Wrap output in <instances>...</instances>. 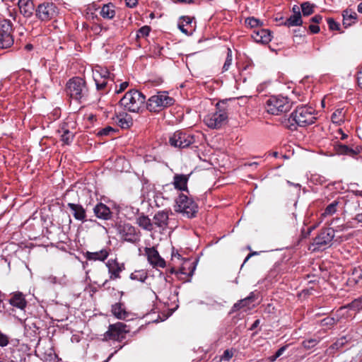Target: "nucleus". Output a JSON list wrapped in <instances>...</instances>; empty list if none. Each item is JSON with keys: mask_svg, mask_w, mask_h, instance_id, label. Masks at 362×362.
<instances>
[{"mask_svg": "<svg viewBox=\"0 0 362 362\" xmlns=\"http://www.w3.org/2000/svg\"><path fill=\"white\" fill-rule=\"evenodd\" d=\"M55 357V355L53 354V351L50 350L49 353L47 355V358H46V360L52 361Z\"/></svg>", "mask_w": 362, "mask_h": 362, "instance_id": "63", "label": "nucleus"}, {"mask_svg": "<svg viewBox=\"0 0 362 362\" xmlns=\"http://www.w3.org/2000/svg\"><path fill=\"white\" fill-rule=\"evenodd\" d=\"M357 11L358 13H362V2L358 5Z\"/></svg>", "mask_w": 362, "mask_h": 362, "instance_id": "64", "label": "nucleus"}, {"mask_svg": "<svg viewBox=\"0 0 362 362\" xmlns=\"http://www.w3.org/2000/svg\"><path fill=\"white\" fill-rule=\"evenodd\" d=\"M174 100L167 92H158L152 95L147 101L146 107L150 112H158L173 104Z\"/></svg>", "mask_w": 362, "mask_h": 362, "instance_id": "7", "label": "nucleus"}, {"mask_svg": "<svg viewBox=\"0 0 362 362\" xmlns=\"http://www.w3.org/2000/svg\"><path fill=\"white\" fill-rule=\"evenodd\" d=\"M178 28L182 33L187 35H191L195 30V25L193 24L192 18L182 16L180 18Z\"/></svg>", "mask_w": 362, "mask_h": 362, "instance_id": "19", "label": "nucleus"}, {"mask_svg": "<svg viewBox=\"0 0 362 362\" xmlns=\"http://www.w3.org/2000/svg\"><path fill=\"white\" fill-rule=\"evenodd\" d=\"M93 76L98 90H110L113 85V78L106 68L96 66L93 71Z\"/></svg>", "mask_w": 362, "mask_h": 362, "instance_id": "4", "label": "nucleus"}, {"mask_svg": "<svg viewBox=\"0 0 362 362\" xmlns=\"http://www.w3.org/2000/svg\"><path fill=\"white\" fill-rule=\"evenodd\" d=\"M136 223L139 227L147 231H151L153 229V223L148 216L141 215L136 218Z\"/></svg>", "mask_w": 362, "mask_h": 362, "instance_id": "33", "label": "nucleus"}, {"mask_svg": "<svg viewBox=\"0 0 362 362\" xmlns=\"http://www.w3.org/2000/svg\"><path fill=\"white\" fill-rule=\"evenodd\" d=\"M115 132V129L110 126H107L99 130L98 132L97 133V135L100 136H109L113 134Z\"/></svg>", "mask_w": 362, "mask_h": 362, "instance_id": "44", "label": "nucleus"}, {"mask_svg": "<svg viewBox=\"0 0 362 362\" xmlns=\"http://www.w3.org/2000/svg\"><path fill=\"white\" fill-rule=\"evenodd\" d=\"M9 342L8 337L0 331V346H6Z\"/></svg>", "mask_w": 362, "mask_h": 362, "instance_id": "50", "label": "nucleus"}, {"mask_svg": "<svg viewBox=\"0 0 362 362\" xmlns=\"http://www.w3.org/2000/svg\"><path fill=\"white\" fill-rule=\"evenodd\" d=\"M194 269L195 266L194 265V262L189 259H186L184 261L180 269L175 273L180 279L184 281H189L190 278L194 274Z\"/></svg>", "mask_w": 362, "mask_h": 362, "instance_id": "16", "label": "nucleus"}, {"mask_svg": "<svg viewBox=\"0 0 362 362\" xmlns=\"http://www.w3.org/2000/svg\"><path fill=\"white\" fill-rule=\"evenodd\" d=\"M245 24L250 28H257L260 25V21L254 18H247L245 19Z\"/></svg>", "mask_w": 362, "mask_h": 362, "instance_id": "47", "label": "nucleus"}, {"mask_svg": "<svg viewBox=\"0 0 362 362\" xmlns=\"http://www.w3.org/2000/svg\"><path fill=\"white\" fill-rule=\"evenodd\" d=\"M337 320H336L334 317H326L322 320V322L324 325H334L337 323Z\"/></svg>", "mask_w": 362, "mask_h": 362, "instance_id": "51", "label": "nucleus"}, {"mask_svg": "<svg viewBox=\"0 0 362 362\" xmlns=\"http://www.w3.org/2000/svg\"><path fill=\"white\" fill-rule=\"evenodd\" d=\"M18 5L21 13L25 18H30L35 11L33 0H18Z\"/></svg>", "mask_w": 362, "mask_h": 362, "instance_id": "22", "label": "nucleus"}, {"mask_svg": "<svg viewBox=\"0 0 362 362\" xmlns=\"http://www.w3.org/2000/svg\"><path fill=\"white\" fill-rule=\"evenodd\" d=\"M67 206L70 209L71 214L76 220L82 222L86 221V211L82 205L74 203H68Z\"/></svg>", "mask_w": 362, "mask_h": 362, "instance_id": "25", "label": "nucleus"}, {"mask_svg": "<svg viewBox=\"0 0 362 362\" xmlns=\"http://www.w3.org/2000/svg\"><path fill=\"white\" fill-rule=\"evenodd\" d=\"M65 91L67 96L78 102L86 98L88 95L86 81L80 77L69 79L66 84Z\"/></svg>", "mask_w": 362, "mask_h": 362, "instance_id": "3", "label": "nucleus"}, {"mask_svg": "<svg viewBox=\"0 0 362 362\" xmlns=\"http://www.w3.org/2000/svg\"><path fill=\"white\" fill-rule=\"evenodd\" d=\"M334 149L336 153L338 155H348L351 156H354L358 153L357 150L349 148L346 145L341 144L338 142L334 145Z\"/></svg>", "mask_w": 362, "mask_h": 362, "instance_id": "29", "label": "nucleus"}, {"mask_svg": "<svg viewBox=\"0 0 362 362\" xmlns=\"http://www.w3.org/2000/svg\"><path fill=\"white\" fill-rule=\"evenodd\" d=\"M232 62H233L232 51L230 48H228L226 59V61H225L224 64L222 68L223 72L227 71L229 70L230 66L232 65Z\"/></svg>", "mask_w": 362, "mask_h": 362, "instance_id": "41", "label": "nucleus"}, {"mask_svg": "<svg viewBox=\"0 0 362 362\" xmlns=\"http://www.w3.org/2000/svg\"><path fill=\"white\" fill-rule=\"evenodd\" d=\"M175 211L187 218L194 217L198 211L197 204L186 194L180 193L175 199Z\"/></svg>", "mask_w": 362, "mask_h": 362, "instance_id": "5", "label": "nucleus"}, {"mask_svg": "<svg viewBox=\"0 0 362 362\" xmlns=\"http://www.w3.org/2000/svg\"><path fill=\"white\" fill-rule=\"evenodd\" d=\"M349 308L350 310H352L356 312H358L362 310V296L354 299L351 303L348 304L344 308H341V310H343L344 308Z\"/></svg>", "mask_w": 362, "mask_h": 362, "instance_id": "38", "label": "nucleus"}, {"mask_svg": "<svg viewBox=\"0 0 362 362\" xmlns=\"http://www.w3.org/2000/svg\"><path fill=\"white\" fill-rule=\"evenodd\" d=\"M95 216L103 220H110L112 218V212L109 207L103 203L97 204L93 208Z\"/></svg>", "mask_w": 362, "mask_h": 362, "instance_id": "26", "label": "nucleus"}, {"mask_svg": "<svg viewBox=\"0 0 362 362\" xmlns=\"http://www.w3.org/2000/svg\"><path fill=\"white\" fill-rule=\"evenodd\" d=\"M9 303L15 308H18L21 312L24 311L27 301L24 295L21 292L14 293L9 299Z\"/></svg>", "mask_w": 362, "mask_h": 362, "instance_id": "27", "label": "nucleus"}, {"mask_svg": "<svg viewBox=\"0 0 362 362\" xmlns=\"http://www.w3.org/2000/svg\"><path fill=\"white\" fill-rule=\"evenodd\" d=\"M327 24L329 28L332 30H339L340 25L333 18H329L327 19Z\"/></svg>", "mask_w": 362, "mask_h": 362, "instance_id": "48", "label": "nucleus"}, {"mask_svg": "<svg viewBox=\"0 0 362 362\" xmlns=\"http://www.w3.org/2000/svg\"><path fill=\"white\" fill-rule=\"evenodd\" d=\"M346 110L344 107L337 108L332 115L331 119L334 124L341 125L345 121Z\"/></svg>", "mask_w": 362, "mask_h": 362, "instance_id": "31", "label": "nucleus"}, {"mask_svg": "<svg viewBox=\"0 0 362 362\" xmlns=\"http://www.w3.org/2000/svg\"><path fill=\"white\" fill-rule=\"evenodd\" d=\"M116 122L120 127L127 129L132 125L133 120L130 115L122 113L117 115Z\"/></svg>", "mask_w": 362, "mask_h": 362, "instance_id": "32", "label": "nucleus"}, {"mask_svg": "<svg viewBox=\"0 0 362 362\" xmlns=\"http://www.w3.org/2000/svg\"><path fill=\"white\" fill-rule=\"evenodd\" d=\"M334 238V231L332 228L322 230L321 232L313 240V251L322 250L330 246L331 243Z\"/></svg>", "mask_w": 362, "mask_h": 362, "instance_id": "13", "label": "nucleus"}, {"mask_svg": "<svg viewBox=\"0 0 362 362\" xmlns=\"http://www.w3.org/2000/svg\"><path fill=\"white\" fill-rule=\"evenodd\" d=\"M117 231L121 240L133 244L140 241L141 233L129 223H119L117 225Z\"/></svg>", "mask_w": 362, "mask_h": 362, "instance_id": "9", "label": "nucleus"}, {"mask_svg": "<svg viewBox=\"0 0 362 362\" xmlns=\"http://www.w3.org/2000/svg\"><path fill=\"white\" fill-rule=\"evenodd\" d=\"M12 23L9 20L0 19V49H8L14 42Z\"/></svg>", "mask_w": 362, "mask_h": 362, "instance_id": "11", "label": "nucleus"}, {"mask_svg": "<svg viewBox=\"0 0 362 362\" xmlns=\"http://www.w3.org/2000/svg\"><path fill=\"white\" fill-rule=\"evenodd\" d=\"M354 220L358 223H362V213L356 214L354 217Z\"/></svg>", "mask_w": 362, "mask_h": 362, "instance_id": "62", "label": "nucleus"}, {"mask_svg": "<svg viewBox=\"0 0 362 362\" xmlns=\"http://www.w3.org/2000/svg\"><path fill=\"white\" fill-rule=\"evenodd\" d=\"M257 296L255 292H251L247 297L235 303L233 305L231 311L236 312L240 309H244V310H250L255 307V302Z\"/></svg>", "mask_w": 362, "mask_h": 362, "instance_id": "17", "label": "nucleus"}, {"mask_svg": "<svg viewBox=\"0 0 362 362\" xmlns=\"http://www.w3.org/2000/svg\"><path fill=\"white\" fill-rule=\"evenodd\" d=\"M291 104L286 97L281 95L271 96L266 103V109L268 113L272 115H280L288 111Z\"/></svg>", "mask_w": 362, "mask_h": 362, "instance_id": "6", "label": "nucleus"}, {"mask_svg": "<svg viewBox=\"0 0 362 362\" xmlns=\"http://www.w3.org/2000/svg\"><path fill=\"white\" fill-rule=\"evenodd\" d=\"M302 23L303 21L299 8L296 7V13H293L288 18H287L283 24L286 26L291 27L300 25Z\"/></svg>", "mask_w": 362, "mask_h": 362, "instance_id": "30", "label": "nucleus"}, {"mask_svg": "<svg viewBox=\"0 0 362 362\" xmlns=\"http://www.w3.org/2000/svg\"><path fill=\"white\" fill-rule=\"evenodd\" d=\"M315 228V226H311L308 228V231L306 233L304 232V230H302V236L303 238H307L310 235V233Z\"/></svg>", "mask_w": 362, "mask_h": 362, "instance_id": "57", "label": "nucleus"}, {"mask_svg": "<svg viewBox=\"0 0 362 362\" xmlns=\"http://www.w3.org/2000/svg\"><path fill=\"white\" fill-rule=\"evenodd\" d=\"M59 13L57 6L52 2L45 1L35 8V16L41 21H49L54 18Z\"/></svg>", "mask_w": 362, "mask_h": 362, "instance_id": "12", "label": "nucleus"}, {"mask_svg": "<svg viewBox=\"0 0 362 362\" xmlns=\"http://www.w3.org/2000/svg\"><path fill=\"white\" fill-rule=\"evenodd\" d=\"M301 8L304 16H309L313 13L314 5L305 1L301 4Z\"/></svg>", "mask_w": 362, "mask_h": 362, "instance_id": "42", "label": "nucleus"}, {"mask_svg": "<svg viewBox=\"0 0 362 362\" xmlns=\"http://www.w3.org/2000/svg\"><path fill=\"white\" fill-rule=\"evenodd\" d=\"M145 252L147 256V259L153 267L164 268L165 267V262L155 247H146Z\"/></svg>", "mask_w": 362, "mask_h": 362, "instance_id": "15", "label": "nucleus"}, {"mask_svg": "<svg viewBox=\"0 0 362 362\" xmlns=\"http://www.w3.org/2000/svg\"><path fill=\"white\" fill-rule=\"evenodd\" d=\"M110 249L103 248L98 252H86L84 255L86 259L89 261L104 262L109 256Z\"/></svg>", "mask_w": 362, "mask_h": 362, "instance_id": "23", "label": "nucleus"}, {"mask_svg": "<svg viewBox=\"0 0 362 362\" xmlns=\"http://www.w3.org/2000/svg\"><path fill=\"white\" fill-rule=\"evenodd\" d=\"M190 175L175 174L173 177V185L174 187L180 191L188 192L187 182Z\"/></svg>", "mask_w": 362, "mask_h": 362, "instance_id": "24", "label": "nucleus"}, {"mask_svg": "<svg viewBox=\"0 0 362 362\" xmlns=\"http://www.w3.org/2000/svg\"><path fill=\"white\" fill-rule=\"evenodd\" d=\"M127 327V326L123 322L110 325L107 331L104 334V339L121 341L125 339L126 334L129 332Z\"/></svg>", "mask_w": 362, "mask_h": 362, "instance_id": "14", "label": "nucleus"}, {"mask_svg": "<svg viewBox=\"0 0 362 362\" xmlns=\"http://www.w3.org/2000/svg\"><path fill=\"white\" fill-rule=\"evenodd\" d=\"M288 347V345H286V346H283L282 347H281L280 349H279L275 353V357H279L281 356L283 353L286 351V349H287Z\"/></svg>", "mask_w": 362, "mask_h": 362, "instance_id": "53", "label": "nucleus"}, {"mask_svg": "<svg viewBox=\"0 0 362 362\" xmlns=\"http://www.w3.org/2000/svg\"><path fill=\"white\" fill-rule=\"evenodd\" d=\"M339 202L337 200L334 201L333 202H332L331 204H329L325 209L324 212L321 214V216H320V218H321V221L320 222L322 221V219L327 217V216H332L333 214H334L337 211V207H338V205H339Z\"/></svg>", "mask_w": 362, "mask_h": 362, "instance_id": "35", "label": "nucleus"}, {"mask_svg": "<svg viewBox=\"0 0 362 362\" xmlns=\"http://www.w3.org/2000/svg\"><path fill=\"white\" fill-rule=\"evenodd\" d=\"M62 134L61 135V141L64 144H70L73 141L74 133L64 128V127H62Z\"/></svg>", "mask_w": 362, "mask_h": 362, "instance_id": "37", "label": "nucleus"}, {"mask_svg": "<svg viewBox=\"0 0 362 362\" xmlns=\"http://www.w3.org/2000/svg\"><path fill=\"white\" fill-rule=\"evenodd\" d=\"M47 281H48L49 282H50L51 284H57V278H56L55 276H48V277H47Z\"/></svg>", "mask_w": 362, "mask_h": 362, "instance_id": "60", "label": "nucleus"}, {"mask_svg": "<svg viewBox=\"0 0 362 362\" xmlns=\"http://www.w3.org/2000/svg\"><path fill=\"white\" fill-rule=\"evenodd\" d=\"M347 339L346 337H342L338 340H337L336 342H334L332 345H331L329 348V350L332 352V350H339L341 349L344 344L347 343Z\"/></svg>", "mask_w": 362, "mask_h": 362, "instance_id": "40", "label": "nucleus"}, {"mask_svg": "<svg viewBox=\"0 0 362 362\" xmlns=\"http://www.w3.org/2000/svg\"><path fill=\"white\" fill-rule=\"evenodd\" d=\"M100 16L105 19H112L115 16V6L112 4L103 5L100 10Z\"/></svg>", "mask_w": 362, "mask_h": 362, "instance_id": "34", "label": "nucleus"}, {"mask_svg": "<svg viewBox=\"0 0 362 362\" xmlns=\"http://www.w3.org/2000/svg\"><path fill=\"white\" fill-rule=\"evenodd\" d=\"M169 223V213L167 211H159L153 216V225L162 230L168 228Z\"/></svg>", "mask_w": 362, "mask_h": 362, "instance_id": "21", "label": "nucleus"}, {"mask_svg": "<svg viewBox=\"0 0 362 362\" xmlns=\"http://www.w3.org/2000/svg\"><path fill=\"white\" fill-rule=\"evenodd\" d=\"M337 133L340 135L341 140H345L348 137V135L345 134L341 129H339Z\"/></svg>", "mask_w": 362, "mask_h": 362, "instance_id": "59", "label": "nucleus"}, {"mask_svg": "<svg viewBox=\"0 0 362 362\" xmlns=\"http://www.w3.org/2000/svg\"><path fill=\"white\" fill-rule=\"evenodd\" d=\"M228 120V113L225 109L220 108L216 105L214 112L206 115L204 118V124L211 129H219L224 125Z\"/></svg>", "mask_w": 362, "mask_h": 362, "instance_id": "8", "label": "nucleus"}, {"mask_svg": "<svg viewBox=\"0 0 362 362\" xmlns=\"http://www.w3.org/2000/svg\"><path fill=\"white\" fill-rule=\"evenodd\" d=\"M343 25L349 28L356 23L357 14L351 9H346L342 12Z\"/></svg>", "mask_w": 362, "mask_h": 362, "instance_id": "28", "label": "nucleus"}, {"mask_svg": "<svg viewBox=\"0 0 362 362\" xmlns=\"http://www.w3.org/2000/svg\"><path fill=\"white\" fill-rule=\"evenodd\" d=\"M146 97L142 93L137 90H131L119 100V105L129 112H139L144 107Z\"/></svg>", "mask_w": 362, "mask_h": 362, "instance_id": "1", "label": "nucleus"}, {"mask_svg": "<svg viewBox=\"0 0 362 362\" xmlns=\"http://www.w3.org/2000/svg\"><path fill=\"white\" fill-rule=\"evenodd\" d=\"M259 322H260V320L259 319L256 320L252 325L250 329L252 330V329H255L256 327H257V326L259 325Z\"/></svg>", "mask_w": 362, "mask_h": 362, "instance_id": "61", "label": "nucleus"}, {"mask_svg": "<svg viewBox=\"0 0 362 362\" xmlns=\"http://www.w3.org/2000/svg\"><path fill=\"white\" fill-rule=\"evenodd\" d=\"M351 228H352V226H351V223L347 222L346 223L334 226L332 228V230L334 231V233H339V232L345 231V230H346L348 229H350Z\"/></svg>", "mask_w": 362, "mask_h": 362, "instance_id": "45", "label": "nucleus"}, {"mask_svg": "<svg viewBox=\"0 0 362 362\" xmlns=\"http://www.w3.org/2000/svg\"><path fill=\"white\" fill-rule=\"evenodd\" d=\"M309 30L313 34L318 33L320 32V27L317 25H310Z\"/></svg>", "mask_w": 362, "mask_h": 362, "instance_id": "55", "label": "nucleus"}, {"mask_svg": "<svg viewBox=\"0 0 362 362\" xmlns=\"http://www.w3.org/2000/svg\"><path fill=\"white\" fill-rule=\"evenodd\" d=\"M128 86H129V83L127 81L120 83L119 88L118 89H117V85H115V93H122L128 87Z\"/></svg>", "mask_w": 362, "mask_h": 362, "instance_id": "52", "label": "nucleus"}, {"mask_svg": "<svg viewBox=\"0 0 362 362\" xmlns=\"http://www.w3.org/2000/svg\"><path fill=\"white\" fill-rule=\"evenodd\" d=\"M357 81L358 86L362 89V68L357 73Z\"/></svg>", "mask_w": 362, "mask_h": 362, "instance_id": "54", "label": "nucleus"}, {"mask_svg": "<svg viewBox=\"0 0 362 362\" xmlns=\"http://www.w3.org/2000/svg\"><path fill=\"white\" fill-rule=\"evenodd\" d=\"M126 5L129 8H134L137 4V0H125Z\"/></svg>", "mask_w": 362, "mask_h": 362, "instance_id": "56", "label": "nucleus"}, {"mask_svg": "<svg viewBox=\"0 0 362 362\" xmlns=\"http://www.w3.org/2000/svg\"><path fill=\"white\" fill-rule=\"evenodd\" d=\"M147 273L144 270H138L131 274L130 278L133 280L144 282L147 278Z\"/></svg>", "mask_w": 362, "mask_h": 362, "instance_id": "39", "label": "nucleus"}, {"mask_svg": "<svg viewBox=\"0 0 362 362\" xmlns=\"http://www.w3.org/2000/svg\"><path fill=\"white\" fill-rule=\"evenodd\" d=\"M195 143V136L187 131L178 130L169 137L171 146L177 148H185Z\"/></svg>", "mask_w": 362, "mask_h": 362, "instance_id": "10", "label": "nucleus"}, {"mask_svg": "<svg viewBox=\"0 0 362 362\" xmlns=\"http://www.w3.org/2000/svg\"><path fill=\"white\" fill-rule=\"evenodd\" d=\"M108 269L110 279L115 280L121 277L120 273L124 269L123 264H119L116 259H110L106 263Z\"/></svg>", "mask_w": 362, "mask_h": 362, "instance_id": "18", "label": "nucleus"}, {"mask_svg": "<svg viewBox=\"0 0 362 362\" xmlns=\"http://www.w3.org/2000/svg\"><path fill=\"white\" fill-rule=\"evenodd\" d=\"M151 31V28L148 25H144L141 27L137 32L138 37H145L149 35Z\"/></svg>", "mask_w": 362, "mask_h": 362, "instance_id": "46", "label": "nucleus"}, {"mask_svg": "<svg viewBox=\"0 0 362 362\" xmlns=\"http://www.w3.org/2000/svg\"><path fill=\"white\" fill-rule=\"evenodd\" d=\"M322 19V16L320 15H315L311 18V21L315 23H319Z\"/></svg>", "mask_w": 362, "mask_h": 362, "instance_id": "58", "label": "nucleus"}, {"mask_svg": "<svg viewBox=\"0 0 362 362\" xmlns=\"http://www.w3.org/2000/svg\"><path fill=\"white\" fill-rule=\"evenodd\" d=\"M252 37L257 42L267 44L272 40V34L270 30L259 28L253 31Z\"/></svg>", "mask_w": 362, "mask_h": 362, "instance_id": "20", "label": "nucleus"}, {"mask_svg": "<svg viewBox=\"0 0 362 362\" xmlns=\"http://www.w3.org/2000/svg\"><path fill=\"white\" fill-rule=\"evenodd\" d=\"M316 119L315 110L313 107L300 106L291 113L288 120L291 126H293L292 123L293 122L299 127H306L315 123Z\"/></svg>", "mask_w": 362, "mask_h": 362, "instance_id": "2", "label": "nucleus"}, {"mask_svg": "<svg viewBox=\"0 0 362 362\" xmlns=\"http://www.w3.org/2000/svg\"><path fill=\"white\" fill-rule=\"evenodd\" d=\"M233 356V351L229 349H226L224 351L223 355L221 356L220 360L228 361L232 358Z\"/></svg>", "mask_w": 362, "mask_h": 362, "instance_id": "49", "label": "nucleus"}, {"mask_svg": "<svg viewBox=\"0 0 362 362\" xmlns=\"http://www.w3.org/2000/svg\"><path fill=\"white\" fill-rule=\"evenodd\" d=\"M319 341H320L319 339H315V338L308 339L304 340L302 342V345L305 349H310L315 347L319 343Z\"/></svg>", "mask_w": 362, "mask_h": 362, "instance_id": "43", "label": "nucleus"}, {"mask_svg": "<svg viewBox=\"0 0 362 362\" xmlns=\"http://www.w3.org/2000/svg\"><path fill=\"white\" fill-rule=\"evenodd\" d=\"M112 313L118 319H124L127 316V312L120 303H115L112 306Z\"/></svg>", "mask_w": 362, "mask_h": 362, "instance_id": "36", "label": "nucleus"}]
</instances>
